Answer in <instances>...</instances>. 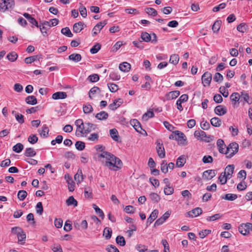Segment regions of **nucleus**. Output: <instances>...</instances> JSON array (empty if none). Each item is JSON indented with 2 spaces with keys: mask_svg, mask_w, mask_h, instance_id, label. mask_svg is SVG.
Wrapping results in <instances>:
<instances>
[{
  "mask_svg": "<svg viewBox=\"0 0 252 252\" xmlns=\"http://www.w3.org/2000/svg\"><path fill=\"white\" fill-rule=\"evenodd\" d=\"M130 125L134 127V128L138 132L142 133L141 130L145 132L146 131L142 128L140 122L136 119H133L130 121Z\"/></svg>",
  "mask_w": 252,
  "mask_h": 252,
  "instance_id": "nucleus-12",
  "label": "nucleus"
},
{
  "mask_svg": "<svg viewBox=\"0 0 252 252\" xmlns=\"http://www.w3.org/2000/svg\"><path fill=\"white\" fill-rule=\"evenodd\" d=\"M240 97L243 98V99L249 104H251L252 101L250 99L249 95L248 94L244 92H241Z\"/></svg>",
  "mask_w": 252,
  "mask_h": 252,
  "instance_id": "nucleus-54",
  "label": "nucleus"
},
{
  "mask_svg": "<svg viewBox=\"0 0 252 252\" xmlns=\"http://www.w3.org/2000/svg\"><path fill=\"white\" fill-rule=\"evenodd\" d=\"M212 74L209 72H205L202 76V83L204 87L209 86L212 80Z\"/></svg>",
  "mask_w": 252,
  "mask_h": 252,
  "instance_id": "nucleus-8",
  "label": "nucleus"
},
{
  "mask_svg": "<svg viewBox=\"0 0 252 252\" xmlns=\"http://www.w3.org/2000/svg\"><path fill=\"white\" fill-rule=\"evenodd\" d=\"M141 37L143 41L147 42L150 41L152 39L151 34L147 32H142L141 35Z\"/></svg>",
  "mask_w": 252,
  "mask_h": 252,
  "instance_id": "nucleus-43",
  "label": "nucleus"
},
{
  "mask_svg": "<svg viewBox=\"0 0 252 252\" xmlns=\"http://www.w3.org/2000/svg\"><path fill=\"white\" fill-rule=\"evenodd\" d=\"M83 112L86 114L91 113L93 110V108L90 104H87L83 106Z\"/></svg>",
  "mask_w": 252,
  "mask_h": 252,
  "instance_id": "nucleus-52",
  "label": "nucleus"
},
{
  "mask_svg": "<svg viewBox=\"0 0 252 252\" xmlns=\"http://www.w3.org/2000/svg\"><path fill=\"white\" fill-rule=\"evenodd\" d=\"M15 4L14 0H0V12H4Z\"/></svg>",
  "mask_w": 252,
  "mask_h": 252,
  "instance_id": "nucleus-4",
  "label": "nucleus"
},
{
  "mask_svg": "<svg viewBox=\"0 0 252 252\" xmlns=\"http://www.w3.org/2000/svg\"><path fill=\"white\" fill-rule=\"evenodd\" d=\"M216 172L214 170H208L204 171L203 173V178L205 180H211L216 176Z\"/></svg>",
  "mask_w": 252,
  "mask_h": 252,
  "instance_id": "nucleus-10",
  "label": "nucleus"
},
{
  "mask_svg": "<svg viewBox=\"0 0 252 252\" xmlns=\"http://www.w3.org/2000/svg\"><path fill=\"white\" fill-rule=\"evenodd\" d=\"M38 131L40 136L43 137H47L49 129L46 125H44L42 127V129H38Z\"/></svg>",
  "mask_w": 252,
  "mask_h": 252,
  "instance_id": "nucleus-20",
  "label": "nucleus"
},
{
  "mask_svg": "<svg viewBox=\"0 0 252 252\" xmlns=\"http://www.w3.org/2000/svg\"><path fill=\"white\" fill-rule=\"evenodd\" d=\"M107 24L106 21H103L97 24L93 29V36H94L99 33L103 27Z\"/></svg>",
  "mask_w": 252,
  "mask_h": 252,
  "instance_id": "nucleus-9",
  "label": "nucleus"
},
{
  "mask_svg": "<svg viewBox=\"0 0 252 252\" xmlns=\"http://www.w3.org/2000/svg\"><path fill=\"white\" fill-rule=\"evenodd\" d=\"M74 179L77 183H80L84 179L82 170L79 169L76 174L74 175Z\"/></svg>",
  "mask_w": 252,
  "mask_h": 252,
  "instance_id": "nucleus-29",
  "label": "nucleus"
},
{
  "mask_svg": "<svg viewBox=\"0 0 252 252\" xmlns=\"http://www.w3.org/2000/svg\"><path fill=\"white\" fill-rule=\"evenodd\" d=\"M239 145L237 143L234 142L230 143L226 148V157L231 158L238 151Z\"/></svg>",
  "mask_w": 252,
  "mask_h": 252,
  "instance_id": "nucleus-3",
  "label": "nucleus"
},
{
  "mask_svg": "<svg viewBox=\"0 0 252 252\" xmlns=\"http://www.w3.org/2000/svg\"><path fill=\"white\" fill-rule=\"evenodd\" d=\"M248 222L241 224L238 227V230L243 235H248L250 233Z\"/></svg>",
  "mask_w": 252,
  "mask_h": 252,
  "instance_id": "nucleus-11",
  "label": "nucleus"
},
{
  "mask_svg": "<svg viewBox=\"0 0 252 252\" xmlns=\"http://www.w3.org/2000/svg\"><path fill=\"white\" fill-rule=\"evenodd\" d=\"M170 139H175L178 141L180 144L185 145L187 144L185 134L178 130L173 132L169 137Z\"/></svg>",
  "mask_w": 252,
  "mask_h": 252,
  "instance_id": "nucleus-2",
  "label": "nucleus"
},
{
  "mask_svg": "<svg viewBox=\"0 0 252 252\" xmlns=\"http://www.w3.org/2000/svg\"><path fill=\"white\" fill-rule=\"evenodd\" d=\"M145 12L149 15H151L153 16H156L158 14V12L153 8L148 7L146 8L145 9Z\"/></svg>",
  "mask_w": 252,
  "mask_h": 252,
  "instance_id": "nucleus-47",
  "label": "nucleus"
},
{
  "mask_svg": "<svg viewBox=\"0 0 252 252\" xmlns=\"http://www.w3.org/2000/svg\"><path fill=\"white\" fill-rule=\"evenodd\" d=\"M112 163H115V165H114V168H115L116 170L118 169H120L123 165L122 161L120 160V158H117L115 156V159H113V160L111 161Z\"/></svg>",
  "mask_w": 252,
  "mask_h": 252,
  "instance_id": "nucleus-30",
  "label": "nucleus"
},
{
  "mask_svg": "<svg viewBox=\"0 0 252 252\" xmlns=\"http://www.w3.org/2000/svg\"><path fill=\"white\" fill-rule=\"evenodd\" d=\"M202 210L201 208L197 207L192 210L191 211L188 212L189 217L193 218L198 216L199 215L202 214Z\"/></svg>",
  "mask_w": 252,
  "mask_h": 252,
  "instance_id": "nucleus-18",
  "label": "nucleus"
},
{
  "mask_svg": "<svg viewBox=\"0 0 252 252\" xmlns=\"http://www.w3.org/2000/svg\"><path fill=\"white\" fill-rule=\"evenodd\" d=\"M211 125L215 127H219L221 125V120L218 117H214L210 121Z\"/></svg>",
  "mask_w": 252,
  "mask_h": 252,
  "instance_id": "nucleus-32",
  "label": "nucleus"
},
{
  "mask_svg": "<svg viewBox=\"0 0 252 252\" xmlns=\"http://www.w3.org/2000/svg\"><path fill=\"white\" fill-rule=\"evenodd\" d=\"M221 24V21L220 20H217L212 26V30L214 32L217 33L220 28Z\"/></svg>",
  "mask_w": 252,
  "mask_h": 252,
  "instance_id": "nucleus-36",
  "label": "nucleus"
},
{
  "mask_svg": "<svg viewBox=\"0 0 252 252\" xmlns=\"http://www.w3.org/2000/svg\"><path fill=\"white\" fill-rule=\"evenodd\" d=\"M213 79L215 82L220 83L222 81L223 77L220 73L217 72L215 74Z\"/></svg>",
  "mask_w": 252,
  "mask_h": 252,
  "instance_id": "nucleus-45",
  "label": "nucleus"
},
{
  "mask_svg": "<svg viewBox=\"0 0 252 252\" xmlns=\"http://www.w3.org/2000/svg\"><path fill=\"white\" fill-rule=\"evenodd\" d=\"M158 210H154L147 219V223L151 224L158 217Z\"/></svg>",
  "mask_w": 252,
  "mask_h": 252,
  "instance_id": "nucleus-21",
  "label": "nucleus"
},
{
  "mask_svg": "<svg viewBox=\"0 0 252 252\" xmlns=\"http://www.w3.org/2000/svg\"><path fill=\"white\" fill-rule=\"evenodd\" d=\"M36 212L37 214L40 215L42 214L43 212V208L42 204L41 202H39L37 203L36 205Z\"/></svg>",
  "mask_w": 252,
  "mask_h": 252,
  "instance_id": "nucleus-53",
  "label": "nucleus"
},
{
  "mask_svg": "<svg viewBox=\"0 0 252 252\" xmlns=\"http://www.w3.org/2000/svg\"><path fill=\"white\" fill-rule=\"evenodd\" d=\"M75 147L77 150L82 151L85 147V143L80 141H77L75 143Z\"/></svg>",
  "mask_w": 252,
  "mask_h": 252,
  "instance_id": "nucleus-57",
  "label": "nucleus"
},
{
  "mask_svg": "<svg viewBox=\"0 0 252 252\" xmlns=\"http://www.w3.org/2000/svg\"><path fill=\"white\" fill-rule=\"evenodd\" d=\"M96 128V126L90 123H86L84 125V134H87L94 130Z\"/></svg>",
  "mask_w": 252,
  "mask_h": 252,
  "instance_id": "nucleus-15",
  "label": "nucleus"
},
{
  "mask_svg": "<svg viewBox=\"0 0 252 252\" xmlns=\"http://www.w3.org/2000/svg\"><path fill=\"white\" fill-rule=\"evenodd\" d=\"M131 65L127 62H124L119 65V69L123 72H128L130 69Z\"/></svg>",
  "mask_w": 252,
  "mask_h": 252,
  "instance_id": "nucleus-24",
  "label": "nucleus"
},
{
  "mask_svg": "<svg viewBox=\"0 0 252 252\" xmlns=\"http://www.w3.org/2000/svg\"><path fill=\"white\" fill-rule=\"evenodd\" d=\"M99 76L96 74L90 75L88 79L91 82H96L99 80Z\"/></svg>",
  "mask_w": 252,
  "mask_h": 252,
  "instance_id": "nucleus-62",
  "label": "nucleus"
},
{
  "mask_svg": "<svg viewBox=\"0 0 252 252\" xmlns=\"http://www.w3.org/2000/svg\"><path fill=\"white\" fill-rule=\"evenodd\" d=\"M84 24L83 22H79L75 23L73 26V31L75 33L80 32L83 29Z\"/></svg>",
  "mask_w": 252,
  "mask_h": 252,
  "instance_id": "nucleus-23",
  "label": "nucleus"
},
{
  "mask_svg": "<svg viewBox=\"0 0 252 252\" xmlns=\"http://www.w3.org/2000/svg\"><path fill=\"white\" fill-rule=\"evenodd\" d=\"M68 59L74 62H78L81 60L82 57L79 54H72L69 56Z\"/></svg>",
  "mask_w": 252,
  "mask_h": 252,
  "instance_id": "nucleus-33",
  "label": "nucleus"
},
{
  "mask_svg": "<svg viewBox=\"0 0 252 252\" xmlns=\"http://www.w3.org/2000/svg\"><path fill=\"white\" fill-rule=\"evenodd\" d=\"M179 61V56L177 54H172L170 58L169 62L174 65L178 64Z\"/></svg>",
  "mask_w": 252,
  "mask_h": 252,
  "instance_id": "nucleus-37",
  "label": "nucleus"
},
{
  "mask_svg": "<svg viewBox=\"0 0 252 252\" xmlns=\"http://www.w3.org/2000/svg\"><path fill=\"white\" fill-rule=\"evenodd\" d=\"M75 124L77 126L76 134L77 135H83L84 134V125L85 124L83 123V120L82 119L77 120Z\"/></svg>",
  "mask_w": 252,
  "mask_h": 252,
  "instance_id": "nucleus-7",
  "label": "nucleus"
},
{
  "mask_svg": "<svg viewBox=\"0 0 252 252\" xmlns=\"http://www.w3.org/2000/svg\"><path fill=\"white\" fill-rule=\"evenodd\" d=\"M174 192V189L172 187L167 186L164 189V193L165 195H171Z\"/></svg>",
  "mask_w": 252,
  "mask_h": 252,
  "instance_id": "nucleus-63",
  "label": "nucleus"
},
{
  "mask_svg": "<svg viewBox=\"0 0 252 252\" xmlns=\"http://www.w3.org/2000/svg\"><path fill=\"white\" fill-rule=\"evenodd\" d=\"M61 32L63 35L69 37L73 36V34L71 33L70 29L67 27L63 28L61 30Z\"/></svg>",
  "mask_w": 252,
  "mask_h": 252,
  "instance_id": "nucleus-46",
  "label": "nucleus"
},
{
  "mask_svg": "<svg viewBox=\"0 0 252 252\" xmlns=\"http://www.w3.org/2000/svg\"><path fill=\"white\" fill-rule=\"evenodd\" d=\"M108 114L105 111H101L100 112L96 114L95 117L101 121L106 120L108 117Z\"/></svg>",
  "mask_w": 252,
  "mask_h": 252,
  "instance_id": "nucleus-25",
  "label": "nucleus"
},
{
  "mask_svg": "<svg viewBox=\"0 0 252 252\" xmlns=\"http://www.w3.org/2000/svg\"><path fill=\"white\" fill-rule=\"evenodd\" d=\"M25 156L26 157H34L36 155V152L32 148H27L25 151Z\"/></svg>",
  "mask_w": 252,
  "mask_h": 252,
  "instance_id": "nucleus-38",
  "label": "nucleus"
},
{
  "mask_svg": "<svg viewBox=\"0 0 252 252\" xmlns=\"http://www.w3.org/2000/svg\"><path fill=\"white\" fill-rule=\"evenodd\" d=\"M66 203L68 206L73 205L74 207L77 206V201L73 196H69L66 200Z\"/></svg>",
  "mask_w": 252,
  "mask_h": 252,
  "instance_id": "nucleus-35",
  "label": "nucleus"
},
{
  "mask_svg": "<svg viewBox=\"0 0 252 252\" xmlns=\"http://www.w3.org/2000/svg\"><path fill=\"white\" fill-rule=\"evenodd\" d=\"M98 158L104 165V166L108 167L110 170L116 171L115 168H114V165L111 161L113 159H115V156L108 152H103L101 154H98Z\"/></svg>",
  "mask_w": 252,
  "mask_h": 252,
  "instance_id": "nucleus-1",
  "label": "nucleus"
},
{
  "mask_svg": "<svg viewBox=\"0 0 252 252\" xmlns=\"http://www.w3.org/2000/svg\"><path fill=\"white\" fill-rule=\"evenodd\" d=\"M11 231L12 233L17 234L18 241L22 244H24L23 241L26 239V234L23 230L19 227H14L11 228Z\"/></svg>",
  "mask_w": 252,
  "mask_h": 252,
  "instance_id": "nucleus-5",
  "label": "nucleus"
},
{
  "mask_svg": "<svg viewBox=\"0 0 252 252\" xmlns=\"http://www.w3.org/2000/svg\"><path fill=\"white\" fill-rule=\"evenodd\" d=\"M26 102L31 105H34L37 103V99L33 95L28 96L26 98Z\"/></svg>",
  "mask_w": 252,
  "mask_h": 252,
  "instance_id": "nucleus-34",
  "label": "nucleus"
},
{
  "mask_svg": "<svg viewBox=\"0 0 252 252\" xmlns=\"http://www.w3.org/2000/svg\"><path fill=\"white\" fill-rule=\"evenodd\" d=\"M248 26L244 23H241L237 26V30L241 32H245L247 31Z\"/></svg>",
  "mask_w": 252,
  "mask_h": 252,
  "instance_id": "nucleus-58",
  "label": "nucleus"
},
{
  "mask_svg": "<svg viewBox=\"0 0 252 252\" xmlns=\"http://www.w3.org/2000/svg\"><path fill=\"white\" fill-rule=\"evenodd\" d=\"M100 93V89L97 87L92 88L89 93V96L91 99H93L95 97V95Z\"/></svg>",
  "mask_w": 252,
  "mask_h": 252,
  "instance_id": "nucleus-26",
  "label": "nucleus"
},
{
  "mask_svg": "<svg viewBox=\"0 0 252 252\" xmlns=\"http://www.w3.org/2000/svg\"><path fill=\"white\" fill-rule=\"evenodd\" d=\"M221 217L220 214H216L213 216L208 217L206 219L208 221H214L220 219Z\"/></svg>",
  "mask_w": 252,
  "mask_h": 252,
  "instance_id": "nucleus-61",
  "label": "nucleus"
},
{
  "mask_svg": "<svg viewBox=\"0 0 252 252\" xmlns=\"http://www.w3.org/2000/svg\"><path fill=\"white\" fill-rule=\"evenodd\" d=\"M180 94V93L179 91H171L166 94L165 98L168 100H172L177 98Z\"/></svg>",
  "mask_w": 252,
  "mask_h": 252,
  "instance_id": "nucleus-17",
  "label": "nucleus"
},
{
  "mask_svg": "<svg viewBox=\"0 0 252 252\" xmlns=\"http://www.w3.org/2000/svg\"><path fill=\"white\" fill-rule=\"evenodd\" d=\"M37 141L38 138L35 134L31 135L28 138V141L32 144L36 143Z\"/></svg>",
  "mask_w": 252,
  "mask_h": 252,
  "instance_id": "nucleus-64",
  "label": "nucleus"
},
{
  "mask_svg": "<svg viewBox=\"0 0 252 252\" xmlns=\"http://www.w3.org/2000/svg\"><path fill=\"white\" fill-rule=\"evenodd\" d=\"M107 86L109 90L111 92H116L119 89L118 86L116 84L114 83H108L107 84Z\"/></svg>",
  "mask_w": 252,
  "mask_h": 252,
  "instance_id": "nucleus-60",
  "label": "nucleus"
},
{
  "mask_svg": "<svg viewBox=\"0 0 252 252\" xmlns=\"http://www.w3.org/2000/svg\"><path fill=\"white\" fill-rule=\"evenodd\" d=\"M23 148L24 146L23 144L19 143L13 147V151L17 153H19L23 150Z\"/></svg>",
  "mask_w": 252,
  "mask_h": 252,
  "instance_id": "nucleus-49",
  "label": "nucleus"
},
{
  "mask_svg": "<svg viewBox=\"0 0 252 252\" xmlns=\"http://www.w3.org/2000/svg\"><path fill=\"white\" fill-rule=\"evenodd\" d=\"M67 97L66 93L58 92L53 94L52 98L54 99H64Z\"/></svg>",
  "mask_w": 252,
  "mask_h": 252,
  "instance_id": "nucleus-22",
  "label": "nucleus"
},
{
  "mask_svg": "<svg viewBox=\"0 0 252 252\" xmlns=\"http://www.w3.org/2000/svg\"><path fill=\"white\" fill-rule=\"evenodd\" d=\"M150 199L154 202L158 203L160 199V196L156 193H151L150 194Z\"/></svg>",
  "mask_w": 252,
  "mask_h": 252,
  "instance_id": "nucleus-48",
  "label": "nucleus"
},
{
  "mask_svg": "<svg viewBox=\"0 0 252 252\" xmlns=\"http://www.w3.org/2000/svg\"><path fill=\"white\" fill-rule=\"evenodd\" d=\"M154 117V112L151 111H148L143 115L142 119L144 121H147L149 118H153Z\"/></svg>",
  "mask_w": 252,
  "mask_h": 252,
  "instance_id": "nucleus-40",
  "label": "nucleus"
},
{
  "mask_svg": "<svg viewBox=\"0 0 252 252\" xmlns=\"http://www.w3.org/2000/svg\"><path fill=\"white\" fill-rule=\"evenodd\" d=\"M93 208L95 210L96 213L98 214L100 217L102 219H103L104 217V215L103 211L99 209L95 204H93Z\"/></svg>",
  "mask_w": 252,
  "mask_h": 252,
  "instance_id": "nucleus-56",
  "label": "nucleus"
},
{
  "mask_svg": "<svg viewBox=\"0 0 252 252\" xmlns=\"http://www.w3.org/2000/svg\"><path fill=\"white\" fill-rule=\"evenodd\" d=\"M237 198V195L235 194L227 193L224 196L222 197V199L227 200L233 201Z\"/></svg>",
  "mask_w": 252,
  "mask_h": 252,
  "instance_id": "nucleus-42",
  "label": "nucleus"
},
{
  "mask_svg": "<svg viewBox=\"0 0 252 252\" xmlns=\"http://www.w3.org/2000/svg\"><path fill=\"white\" fill-rule=\"evenodd\" d=\"M214 111L217 115L222 116L227 113V109L225 106L220 105L216 107Z\"/></svg>",
  "mask_w": 252,
  "mask_h": 252,
  "instance_id": "nucleus-13",
  "label": "nucleus"
},
{
  "mask_svg": "<svg viewBox=\"0 0 252 252\" xmlns=\"http://www.w3.org/2000/svg\"><path fill=\"white\" fill-rule=\"evenodd\" d=\"M27 196V192L26 191L24 190H19L18 192L17 197L18 198L21 200H24Z\"/></svg>",
  "mask_w": 252,
  "mask_h": 252,
  "instance_id": "nucleus-44",
  "label": "nucleus"
},
{
  "mask_svg": "<svg viewBox=\"0 0 252 252\" xmlns=\"http://www.w3.org/2000/svg\"><path fill=\"white\" fill-rule=\"evenodd\" d=\"M116 243L121 246H124L126 245V241L124 237L118 236L116 239Z\"/></svg>",
  "mask_w": 252,
  "mask_h": 252,
  "instance_id": "nucleus-51",
  "label": "nucleus"
},
{
  "mask_svg": "<svg viewBox=\"0 0 252 252\" xmlns=\"http://www.w3.org/2000/svg\"><path fill=\"white\" fill-rule=\"evenodd\" d=\"M123 103V100L122 98H118L115 99L112 103L109 105L108 108L111 110H115Z\"/></svg>",
  "mask_w": 252,
  "mask_h": 252,
  "instance_id": "nucleus-14",
  "label": "nucleus"
},
{
  "mask_svg": "<svg viewBox=\"0 0 252 252\" xmlns=\"http://www.w3.org/2000/svg\"><path fill=\"white\" fill-rule=\"evenodd\" d=\"M234 169V165H228L227 166L225 169L223 174H224L227 178H230L232 176V175L233 173Z\"/></svg>",
  "mask_w": 252,
  "mask_h": 252,
  "instance_id": "nucleus-19",
  "label": "nucleus"
},
{
  "mask_svg": "<svg viewBox=\"0 0 252 252\" xmlns=\"http://www.w3.org/2000/svg\"><path fill=\"white\" fill-rule=\"evenodd\" d=\"M17 57L18 55L15 52H10L7 55V59L10 62H14L17 59Z\"/></svg>",
  "mask_w": 252,
  "mask_h": 252,
  "instance_id": "nucleus-41",
  "label": "nucleus"
},
{
  "mask_svg": "<svg viewBox=\"0 0 252 252\" xmlns=\"http://www.w3.org/2000/svg\"><path fill=\"white\" fill-rule=\"evenodd\" d=\"M194 136L201 140H206L205 138L206 137V134L204 131L196 130L194 133Z\"/></svg>",
  "mask_w": 252,
  "mask_h": 252,
  "instance_id": "nucleus-27",
  "label": "nucleus"
},
{
  "mask_svg": "<svg viewBox=\"0 0 252 252\" xmlns=\"http://www.w3.org/2000/svg\"><path fill=\"white\" fill-rule=\"evenodd\" d=\"M156 144V150L158 157L161 158H164L165 156V153L161 141L160 140H157Z\"/></svg>",
  "mask_w": 252,
  "mask_h": 252,
  "instance_id": "nucleus-6",
  "label": "nucleus"
},
{
  "mask_svg": "<svg viewBox=\"0 0 252 252\" xmlns=\"http://www.w3.org/2000/svg\"><path fill=\"white\" fill-rule=\"evenodd\" d=\"M186 162V159L184 155H182L179 157L176 161V166L178 167H182L184 165Z\"/></svg>",
  "mask_w": 252,
  "mask_h": 252,
  "instance_id": "nucleus-28",
  "label": "nucleus"
},
{
  "mask_svg": "<svg viewBox=\"0 0 252 252\" xmlns=\"http://www.w3.org/2000/svg\"><path fill=\"white\" fill-rule=\"evenodd\" d=\"M240 95L238 93H233L230 96L232 101L238 102L240 99Z\"/></svg>",
  "mask_w": 252,
  "mask_h": 252,
  "instance_id": "nucleus-59",
  "label": "nucleus"
},
{
  "mask_svg": "<svg viewBox=\"0 0 252 252\" xmlns=\"http://www.w3.org/2000/svg\"><path fill=\"white\" fill-rule=\"evenodd\" d=\"M229 179L230 178H227V176L223 174V172L220 174L219 178V181L222 185L225 184L226 183L227 180Z\"/></svg>",
  "mask_w": 252,
  "mask_h": 252,
  "instance_id": "nucleus-55",
  "label": "nucleus"
},
{
  "mask_svg": "<svg viewBox=\"0 0 252 252\" xmlns=\"http://www.w3.org/2000/svg\"><path fill=\"white\" fill-rule=\"evenodd\" d=\"M110 135L111 138L116 141H119V135L117 130L115 128L110 130Z\"/></svg>",
  "mask_w": 252,
  "mask_h": 252,
  "instance_id": "nucleus-31",
  "label": "nucleus"
},
{
  "mask_svg": "<svg viewBox=\"0 0 252 252\" xmlns=\"http://www.w3.org/2000/svg\"><path fill=\"white\" fill-rule=\"evenodd\" d=\"M112 230L109 227H105L103 230V236L105 237L106 239H109L112 236Z\"/></svg>",
  "mask_w": 252,
  "mask_h": 252,
  "instance_id": "nucleus-39",
  "label": "nucleus"
},
{
  "mask_svg": "<svg viewBox=\"0 0 252 252\" xmlns=\"http://www.w3.org/2000/svg\"><path fill=\"white\" fill-rule=\"evenodd\" d=\"M135 249L138 252H147V251H148L147 247L145 245L142 244H138L136 245L135 247Z\"/></svg>",
  "mask_w": 252,
  "mask_h": 252,
  "instance_id": "nucleus-50",
  "label": "nucleus"
},
{
  "mask_svg": "<svg viewBox=\"0 0 252 252\" xmlns=\"http://www.w3.org/2000/svg\"><path fill=\"white\" fill-rule=\"evenodd\" d=\"M217 145L219 149V152L220 153L225 154L226 153V146L224 142L222 139H218L217 142Z\"/></svg>",
  "mask_w": 252,
  "mask_h": 252,
  "instance_id": "nucleus-16",
  "label": "nucleus"
}]
</instances>
